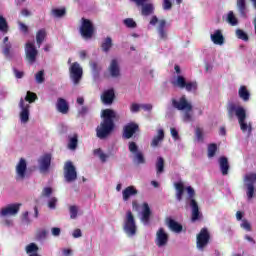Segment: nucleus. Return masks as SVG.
I'll return each mask as SVG.
<instances>
[{"label": "nucleus", "mask_w": 256, "mask_h": 256, "mask_svg": "<svg viewBox=\"0 0 256 256\" xmlns=\"http://www.w3.org/2000/svg\"><path fill=\"white\" fill-rule=\"evenodd\" d=\"M25 55H26V60L31 65H33V63L37 61V55H39V51L37 50L33 42H27L25 44Z\"/></svg>", "instance_id": "nucleus-12"}, {"label": "nucleus", "mask_w": 256, "mask_h": 256, "mask_svg": "<svg viewBox=\"0 0 256 256\" xmlns=\"http://www.w3.org/2000/svg\"><path fill=\"white\" fill-rule=\"evenodd\" d=\"M53 194V188L51 187H45L42 190V197H51Z\"/></svg>", "instance_id": "nucleus-55"}, {"label": "nucleus", "mask_w": 256, "mask_h": 256, "mask_svg": "<svg viewBox=\"0 0 256 256\" xmlns=\"http://www.w3.org/2000/svg\"><path fill=\"white\" fill-rule=\"evenodd\" d=\"M81 21L80 35L84 39H91L95 33V26H93V22L87 18H82Z\"/></svg>", "instance_id": "nucleus-7"}, {"label": "nucleus", "mask_w": 256, "mask_h": 256, "mask_svg": "<svg viewBox=\"0 0 256 256\" xmlns=\"http://www.w3.org/2000/svg\"><path fill=\"white\" fill-rule=\"evenodd\" d=\"M165 140V131L163 129H159L157 131V135L153 137L150 146L155 149V147H159L160 143H163Z\"/></svg>", "instance_id": "nucleus-24"}, {"label": "nucleus", "mask_w": 256, "mask_h": 256, "mask_svg": "<svg viewBox=\"0 0 256 256\" xmlns=\"http://www.w3.org/2000/svg\"><path fill=\"white\" fill-rule=\"evenodd\" d=\"M227 115L230 121H233L235 116L237 117L242 133H251L253 131L251 123L247 124L246 122L247 111L243 106H239L235 103H229L227 106Z\"/></svg>", "instance_id": "nucleus-2"}, {"label": "nucleus", "mask_w": 256, "mask_h": 256, "mask_svg": "<svg viewBox=\"0 0 256 256\" xmlns=\"http://www.w3.org/2000/svg\"><path fill=\"white\" fill-rule=\"evenodd\" d=\"M52 235L54 237H59L61 235V228H57V227L52 228Z\"/></svg>", "instance_id": "nucleus-63"}, {"label": "nucleus", "mask_w": 256, "mask_h": 256, "mask_svg": "<svg viewBox=\"0 0 256 256\" xmlns=\"http://www.w3.org/2000/svg\"><path fill=\"white\" fill-rule=\"evenodd\" d=\"M27 173V161L24 158H20L16 166V179H25V174Z\"/></svg>", "instance_id": "nucleus-19"}, {"label": "nucleus", "mask_w": 256, "mask_h": 256, "mask_svg": "<svg viewBox=\"0 0 256 256\" xmlns=\"http://www.w3.org/2000/svg\"><path fill=\"white\" fill-rule=\"evenodd\" d=\"M138 191L136 190L135 186H128L122 192L123 201H129V198L137 195Z\"/></svg>", "instance_id": "nucleus-28"}, {"label": "nucleus", "mask_w": 256, "mask_h": 256, "mask_svg": "<svg viewBox=\"0 0 256 256\" xmlns=\"http://www.w3.org/2000/svg\"><path fill=\"white\" fill-rule=\"evenodd\" d=\"M19 107H20V109H22L20 112L21 122L27 123L29 121V104L25 105V100H23V98H21Z\"/></svg>", "instance_id": "nucleus-20"}, {"label": "nucleus", "mask_w": 256, "mask_h": 256, "mask_svg": "<svg viewBox=\"0 0 256 256\" xmlns=\"http://www.w3.org/2000/svg\"><path fill=\"white\" fill-rule=\"evenodd\" d=\"M0 31H2V33L9 31V24H7V19H5L3 15H0Z\"/></svg>", "instance_id": "nucleus-40"}, {"label": "nucleus", "mask_w": 256, "mask_h": 256, "mask_svg": "<svg viewBox=\"0 0 256 256\" xmlns=\"http://www.w3.org/2000/svg\"><path fill=\"white\" fill-rule=\"evenodd\" d=\"M25 251L29 256H41L39 252V246L35 243H30L26 246Z\"/></svg>", "instance_id": "nucleus-30"}, {"label": "nucleus", "mask_w": 256, "mask_h": 256, "mask_svg": "<svg viewBox=\"0 0 256 256\" xmlns=\"http://www.w3.org/2000/svg\"><path fill=\"white\" fill-rule=\"evenodd\" d=\"M67 13V10L65 8H55V9H52V15L54 17H57V18H61V17H64V15H66Z\"/></svg>", "instance_id": "nucleus-41"}, {"label": "nucleus", "mask_w": 256, "mask_h": 256, "mask_svg": "<svg viewBox=\"0 0 256 256\" xmlns=\"http://www.w3.org/2000/svg\"><path fill=\"white\" fill-rule=\"evenodd\" d=\"M21 205V203L10 204L1 210L0 215H2V217H7V215H17L21 209Z\"/></svg>", "instance_id": "nucleus-17"}, {"label": "nucleus", "mask_w": 256, "mask_h": 256, "mask_svg": "<svg viewBox=\"0 0 256 256\" xmlns=\"http://www.w3.org/2000/svg\"><path fill=\"white\" fill-rule=\"evenodd\" d=\"M211 234L207 228H202L196 237V245L198 249L203 250L206 245H209Z\"/></svg>", "instance_id": "nucleus-10"}, {"label": "nucleus", "mask_w": 256, "mask_h": 256, "mask_svg": "<svg viewBox=\"0 0 256 256\" xmlns=\"http://www.w3.org/2000/svg\"><path fill=\"white\" fill-rule=\"evenodd\" d=\"M238 94L240 99H243L244 101H249V97H251V94L249 93V90H247L246 86H241L238 90Z\"/></svg>", "instance_id": "nucleus-36"}, {"label": "nucleus", "mask_w": 256, "mask_h": 256, "mask_svg": "<svg viewBox=\"0 0 256 256\" xmlns=\"http://www.w3.org/2000/svg\"><path fill=\"white\" fill-rule=\"evenodd\" d=\"M141 109H143L144 111H152L153 105L152 104H141Z\"/></svg>", "instance_id": "nucleus-64"}, {"label": "nucleus", "mask_w": 256, "mask_h": 256, "mask_svg": "<svg viewBox=\"0 0 256 256\" xmlns=\"http://www.w3.org/2000/svg\"><path fill=\"white\" fill-rule=\"evenodd\" d=\"M168 227L173 233H181L183 231V225L171 218L168 220Z\"/></svg>", "instance_id": "nucleus-31"}, {"label": "nucleus", "mask_w": 256, "mask_h": 256, "mask_svg": "<svg viewBox=\"0 0 256 256\" xmlns=\"http://www.w3.org/2000/svg\"><path fill=\"white\" fill-rule=\"evenodd\" d=\"M246 187H247V197H248V199H253V197L255 195V185H253L252 183H247Z\"/></svg>", "instance_id": "nucleus-42"}, {"label": "nucleus", "mask_w": 256, "mask_h": 256, "mask_svg": "<svg viewBox=\"0 0 256 256\" xmlns=\"http://www.w3.org/2000/svg\"><path fill=\"white\" fill-rule=\"evenodd\" d=\"M113 47V39L111 37H106L101 44V49L104 53H109Z\"/></svg>", "instance_id": "nucleus-33"}, {"label": "nucleus", "mask_w": 256, "mask_h": 256, "mask_svg": "<svg viewBox=\"0 0 256 256\" xmlns=\"http://www.w3.org/2000/svg\"><path fill=\"white\" fill-rule=\"evenodd\" d=\"M70 219H77V214L79 213V208L76 205L69 207Z\"/></svg>", "instance_id": "nucleus-45"}, {"label": "nucleus", "mask_w": 256, "mask_h": 256, "mask_svg": "<svg viewBox=\"0 0 256 256\" xmlns=\"http://www.w3.org/2000/svg\"><path fill=\"white\" fill-rule=\"evenodd\" d=\"M195 135H196L197 141H200L201 143H203V141H204L203 129L197 127L195 130Z\"/></svg>", "instance_id": "nucleus-51"}, {"label": "nucleus", "mask_w": 256, "mask_h": 256, "mask_svg": "<svg viewBox=\"0 0 256 256\" xmlns=\"http://www.w3.org/2000/svg\"><path fill=\"white\" fill-rule=\"evenodd\" d=\"M11 43L4 44L3 46V55L6 57V59H11Z\"/></svg>", "instance_id": "nucleus-43"}, {"label": "nucleus", "mask_w": 256, "mask_h": 256, "mask_svg": "<svg viewBox=\"0 0 256 256\" xmlns=\"http://www.w3.org/2000/svg\"><path fill=\"white\" fill-rule=\"evenodd\" d=\"M124 25L128 27V29H135L137 27V22L133 20V18H126L124 19Z\"/></svg>", "instance_id": "nucleus-44"}, {"label": "nucleus", "mask_w": 256, "mask_h": 256, "mask_svg": "<svg viewBox=\"0 0 256 256\" xmlns=\"http://www.w3.org/2000/svg\"><path fill=\"white\" fill-rule=\"evenodd\" d=\"M102 121L96 127V137L98 139H107L115 131V119L117 113L113 109H104L101 114Z\"/></svg>", "instance_id": "nucleus-1"}, {"label": "nucleus", "mask_w": 256, "mask_h": 256, "mask_svg": "<svg viewBox=\"0 0 256 256\" xmlns=\"http://www.w3.org/2000/svg\"><path fill=\"white\" fill-rule=\"evenodd\" d=\"M176 189V199L177 201H183V195L185 193V185L182 182H177L174 184Z\"/></svg>", "instance_id": "nucleus-29"}, {"label": "nucleus", "mask_w": 256, "mask_h": 256, "mask_svg": "<svg viewBox=\"0 0 256 256\" xmlns=\"http://www.w3.org/2000/svg\"><path fill=\"white\" fill-rule=\"evenodd\" d=\"M124 231L129 237H133L137 234V224L135 223V216L131 210L126 212V217L124 220Z\"/></svg>", "instance_id": "nucleus-6"}, {"label": "nucleus", "mask_w": 256, "mask_h": 256, "mask_svg": "<svg viewBox=\"0 0 256 256\" xmlns=\"http://www.w3.org/2000/svg\"><path fill=\"white\" fill-rule=\"evenodd\" d=\"M155 243L157 247H165L167 243H169V234L165 232L164 228H159L156 233V240Z\"/></svg>", "instance_id": "nucleus-16"}, {"label": "nucleus", "mask_w": 256, "mask_h": 256, "mask_svg": "<svg viewBox=\"0 0 256 256\" xmlns=\"http://www.w3.org/2000/svg\"><path fill=\"white\" fill-rule=\"evenodd\" d=\"M38 166L40 173H49V169H51V154L47 153L40 156Z\"/></svg>", "instance_id": "nucleus-15"}, {"label": "nucleus", "mask_w": 256, "mask_h": 256, "mask_svg": "<svg viewBox=\"0 0 256 256\" xmlns=\"http://www.w3.org/2000/svg\"><path fill=\"white\" fill-rule=\"evenodd\" d=\"M172 107L174 109H177V111H184L183 114V121L185 123H190V121H193V104L187 100V97L185 95L181 96L179 100L172 98Z\"/></svg>", "instance_id": "nucleus-3"}, {"label": "nucleus", "mask_w": 256, "mask_h": 256, "mask_svg": "<svg viewBox=\"0 0 256 256\" xmlns=\"http://www.w3.org/2000/svg\"><path fill=\"white\" fill-rule=\"evenodd\" d=\"M49 209H55L57 207V198L52 197L48 202Z\"/></svg>", "instance_id": "nucleus-60"}, {"label": "nucleus", "mask_w": 256, "mask_h": 256, "mask_svg": "<svg viewBox=\"0 0 256 256\" xmlns=\"http://www.w3.org/2000/svg\"><path fill=\"white\" fill-rule=\"evenodd\" d=\"M172 85H174V87H178L179 89H185L188 93L197 91L199 87V85L197 84V81L187 82V79H185V76H182V75H178L176 80L172 82Z\"/></svg>", "instance_id": "nucleus-5"}, {"label": "nucleus", "mask_w": 256, "mask_h": 256, "mask_svg": "<svg viewBox=\"0 0 256 256\" xmlns=\"http://www.w3.org/2000/svg\"><path fill=\"white\" fill-rule=\"evenodd\" d=\"M64 177L67 183H73L77 181V170L73 165V162L68 161L64 165Z\"/></svg>", "instance_id": "nucleus-11"}, {"label": "nucleus", "mask_w": 256, "mask_h": 256, "mask_svg": "<svg viewBox=\"0 0 256 256\" xmlns=\"http://www.w3.org/2000/svg\"><path fill=\"white\" fill-rule=\"evenodd\" d=\"M13 73L16 79H23L25 77V72L19 71L17 68H13Z\"/></svg>", "instance_id": "nucleus-58"}, {"label": "nucleus", "mask_w": 256, "mask_h": 256, "mask_svg": "<svg viewBox=\"0 0 256 256\" xmlns=\"http://www.w3.org/2000/svg\"><path fill=\"white\" fill-rule=\"evenodd\" d=\"M170 133L175 141H177V139H179V132L177 131L176 128H171Z\"/></svg>", "instance_id": "nucleus-62"}, {"label": "nucleus", "mask_w": 256, "mask_h": 256, "mask_svg": "<svg viewBox=\"0 0 256 256\" xmlns=\"http://www.w3.org/2000/svg\"><path fill=\"white\" fill-rule=\"evenodd\" d=\"M37 99V94L28 91L25 97V101H28V103H34L35 100Z\"/></svg>", "instance_id": "nucleus-49"}, {"label": "nucleus", "mask_w": 256, "mask_h": 256, "mask_svg": "<svg viewBox=\"0 0 256 256\" xmlns=\"http://www.w3.org/2000/svg\"><path fill=\"white\" fill-rule=\"evenodd\" d=\"M133 3L137 5V7H141V15L143 17H149V15H153L155 13V6L153 3H147L149 0H131Z\"/></svg>", "instance_id": "nucleus-9"}, {"label": "nucleus", "mask_w": 256, "mask_h": 256, "mask_svg": "<svg viewBox=\"0 0 256 256\" xmlns=\"http://www.w3.org/2000/svg\"><path fill=\"white\" fill-rule=\"evenodd\" d=\"M218 163L222 175H229V169H231V166L229 165V159L225 156H221L218 159Z\"/></svg>", "instance_id": "nucleus-23"}, {"label": "nucleus", "mask_w": 256, "mask_h": 256, "mask_svg": "<svg viewBox=\"0 0 256 256\" xmlns=\"http://www.w3.org/2000/svg\"><path fill=\"white\" fill-rule=\"evenodd\" d=\"M90 67H91L93 73H99V71H101V67H100L99 63H97L95 61H90Z\"/></svg>", "instance_id": "nucleus-52"}, {"label": "nucleus", "mask_w": 256, "mask_h": 256, "mask_svg": "<svg viewBox=\"0 0 256 256\" xmlns=\"http://www.w3.org/2000/svg\"><path fill=\"white\" fill-rule=\"evenodd\" d=\"M236 36L238 37V39H241L242 41H249V36L247 35V33H245V31L241 29L236 30Z\"/></svg>", "instance_id": "nucleus-46"}, {"label": "nucleus", "mask_w": 256, "mask_h": 256, "mask_svg": "<svg viewBox=\"0 0 256 256\" xmlns=\"http://www.w3.org/2000/svg\"><path fill=\"white\" fill-rule=\"evenodd\" d=\"M245 183H255L256 182V174L255 173H250L247 174L244 178Z\"/></svg>", "instance_id": "nucleus-50"}, {"label": "nucleus", "mask_w": 256, "mask_h": 256, "mask_svg": "<svg viewBox=\"0 0 256 256\" xmlns=\"http://www.w3.org/2000/svg\"><path fill=\"white\" fill-rule=\"evenodd\" d=\"M227 23H229V25H231L232 27H235L236 25L239 24V20L237 19V17L235 16V13H233V11L228 12Z\"/></svg>", "instance_id": "nucleus-37"}, {"label": "nucleus", "mask_w": 256, "mask_h": 256, "mask_svg": "<svg viewBox=\"0 0 256 256\" xmlns=\"http://www.w3.org/2000/svg\"><path fill=\"white\" fill-rule=\"evenodd\" d=\"M140 110H141V104H137V103L131 104L130 106L131 113H139Z\"/></svg>", "instance_id": "nucleus-57"}, {"label": "nucleus", "mask_w": 256, "mask_h": 256, "mask_svg": "<svg viewBox=\"0 0 256 256\" xmlns=\"http://www.w3.org/2000/svg\"><path fill=\"white\" fill-rule=\"evenodd\" d=\"M142 217L141 221L144 223V225H149V222L151 221V208L149 207V204L147 202H144L142 205Z\"/></svg>", "instance_id": "nucleus-21"}, {"label": "nucleus", "mask_w": 256, "mask_h": 256, "mask_svg": "<svg viewBox=\"0 0 256 256\" xmlns=\"http://www.w3.org/2000/svg\"><path fill=\"white\" fill-rule=\"evenodd\" d=\"M36 239L37 241H43V239H47V230L45 229L38 230L36 232Z\"/></svg>", "instance_id": "nucleus-47"}, {"label": "nucleus", "mask_w": 256, "mask_h": 256, "mask_svg": "<svg viewBox=\"0 0 256 256\" xmlns=\"http://www.w3.org/2000/svg\"><path fill=\"white\" fill-rule=\"evenodd\" d=\"M241 227L242 229H245V231H251V223L245 219L242 220Z\"/></svg>", "instance_id": "nucleus-59"}, {"label": "nucleus", "mask_w": 256, "mask_h": 256, "mask_svg": "<svg viewBox=\"0 0 256 256\" xmlns=\"http://www.w3.org/2000/svg\"><path fill=\"white\" fill-rule=\"evenodd\" d=\"M166 25H167V21L160 20L157 28L158 35L162 41H167V38H168L167 30L165 29Z\"/></svg>", "instance_id": "nucleus-27"}, {"label": "nucleus", "mask_w": 256, "mask_h": 256, "mask_svg": "<svg viewBox=\"0 0 256 256\" xmlns=\"http://www.w3.org/2000/svg\"><path fill=\"white\" fill-rule=\"evenodd\" d=\"M101 100L104 105H113V101H115V90L111 88L104 91L101 95Z\"/></svg>", "instance_id": "nucleus-18"}, {"label": "nucleus", "mask_w": 256, "mask_h": 256, "mask_svg": "<svg viewBox=\"0 0 256 256\" xmlns=\"http://www.w3.org/2000/svg\"><path fill=\"white\" fill-rule=\"evenodd\" d=\"M87 113H89V107L82 106L78 111L77 117H85Z\"/></svg>", "instance_id": "nucleus-54"}, {"label": "nucleus", "mask_w": 256, "mask_h": 256, "mask_svg": "<svg viewBox=\"0 0 256 256\" xmlns=\"http://www.w3.org/2000/svg\"><path fill=\"white\" fill-rule=\"evenodd\" d=\"M186 191L188 193V197L186 198V203L191 208V221L192 223H195L196 221H199L200 219H203V214L201 211H199V203H197V200H195V189L193 187L188 186L186 188Z\"/></svg>", "instance_id": "nucleus-4"}, {"label": "nucleus", "mask_w": 256, "mask_h": 256, "mask_svg": "<svg viewBox=\"0 0 256 256\" xmlns=\"http://www.w3.org/2000/svg\"><path fill=\"white\" fill-rule=\"evenodd\" d=\"M162 7L164 11H169L173 7V3H171V0H163Z\"/></svg>", "instance_id": "nucleus-56"}, {"label": "nucleus", "mask_w": 256, "mask_h": 256, "mask_svg": "<svg viewBox=\"0 0 256 256\" xmlns=\"http://www.w3.org/2000/svg\"><path fill=\"white\" fill-rule=\"evenodd\" d=\"M217 154V144L211 143L208 145V158L213 159Z\"/></svg>", "instance_id": "nucleus-38"}, {"label": "nucleus", "mask_w": 256, "mask_h": 256, "mask_svg": "<svg viewBox=\"0 0 256 256\" xmlns=\"http://www.w3.org/2000/svg\"><path fill=\"white\" fill-rule=\"evenodd\" d=\"M72 236L74 239H79V237H83V233L81 232V229L77 228L73 231Z\"/></svg>", "instance_id": "nucleus-61"}, {"label": "nucleus", "mask_w": 256, "mask_h": 256, "mask_svg": "<svg viewBox=\"0 0 256 256\" xmlns=\"http://www.w3.org/2000/svg\"><path fill=\"white\" fill-rule=\"evenodd\" d=\"M165 171V159L158 157L156 161V174L161 175Z\"/></svg>", "instance_id": "nucleus-34"}, {"label": "nucleus", "mask_w": 256, "mask_h": 256, "mask_svg": "<svg viewBox=\"0 0 256 256\" xmlns=\"http://www.w3.org/2000/svg\"><path fill=\"white\" fill-rule=\"evenodd\" d=\"M56 108L62 115H67L69 113V103H67V100L64 98H58Z\"/></svg>", "instance_id": "nucleus-25"}, {"label": "nucleus", "mask_w": 256, "mask_h": 256, "mask_svg": "<svg viewBox=\"0 0 256 256\" xmlns=\"http://www.w3.org/2000/svg\"><path fill=\"white\" fill-rule=\"evenodd\" d=\"M69 73L74 85H79V83H81V79H83V68L79 62H74L71 64Z\"/></svg>", "instance_id": "nucleus-8"}, {"label": "nucleus", "mask_w": 256, "mask_h": 256, "mask_svg": "<svg viewBox=\"0 0 256 256\" xmlns=\"http://www.w3.org/2000/svg\"><path fill=\"white\" fill-rule=\"evenodd\" d=\"M111 77L117 78L121 76V68L117 59H113L108 67Z\"/></svg>", "instance_id": "nucleus-22"}, {"label": "nucleus", "mask_w": 256, "mask_h": 256, "mask_svg": "<svg viewBox=\"0 0 256 256\" xmlns=\"http://www.w3.org/2000/svg\"><path fill=\"white\" fill-rule=\"evenodd\" d=\"M237 8L242 15V17H245V10L247 9V4L245 0H237Z\"/></svg>", "instance_id": "nucleus-39"}, {"label": "nucleus", "mask_w": 256, "mask_h": 256, "mask_svg": "<svg viewBox=\"0 0 256 256\" xmlns=\"http://www.w3.org/2000/svg\"><path fill=\"white\" fill-rule=\"evenodd\" d=\"M35 79L37 83H44L45 82V71L40 70L38 73L35 75Z\"/></svg>", "instance_id": "nucleus-48"}, {"label": "nucleus", "mask_w": 256, "mask_h": 256, "mask_svg": "<svg viewBox=\"0 0 256 256\" xmlns=\"http://www.w3.org/2000/svg\"><path fill=\"white\" fill-rule=\"evenodd\" d=\"M78 144L79 136L77 134H74L72 137H69L68 148H70L71 151H75V149H77Z\"/></svg>", "instance_id": "nucleus-35"}, {"label": "nucleus", "mask_w": 256, "mask_h": 256, "mask_svg": "<svg viewBox=\"0 0 256 256\" xmlns=\"http://www.w3.org/2000/svg\"><path fill=\"white\" fill-rule=\"evenodd\" d=\"M140 132L139 124L130 122L123 127L122 137L123 139H131L136 133Z\"/></svg>", "instance_id": "nucleus-14"}, {"label": "nucleus", "mask_w": 256, "mask_h": 256, "mask_svg": "<svg viewBox=\"0 0 256 256\" xmlns=\"http://www.w3.org/2000/svg\"><path fill=\"white\" fill-rule=\"evenodd\" d=\"M210 39L214 45H223V43H225V37L223 36V32L221 30H216L213 34H211Z\"/></svg>", "instance_id": "nucleus-26"}, {"label": "nucleus", "mask_w": 256, "mask_h": 256, "mask_svg": "<svg viewBox=\"0 0 256 256\" xmlns=\"http://www.w3.org/2000/svg\"><path fill=\"white\" fill-rule=\"evenodd\" d=\"M19 25V30L24 33L25 35H27V33H29V26L26 25L25 23L19 21L18 22Z\"/></svg>", "instance_id": "nucleus-53"}, {"label": "nucleus", "mask_w": 256, "mask_h": 256, "mask_svg": "<svg viewBox=\"0 0 256 256\" xmlns=\"http://www.w3.org/2000/svg\"><path fill=\"white\" fill-rule=\"evenodd\" d=\"M45 39H47V30L42 28L36 32V43L38 47H41V45H43V41H45Z\"/></svg>", "instance_id": "nucleus-32"}, {"label": "nucleus", "mask_w": 256, "mask_h": 256, "mask_svg": "<svg viewBox=\"0 0 256 256\" xmlns=\"http://www.w3.org/2000/svg\"><path fill=\"white\" fill-rule=\"evenodd\" d=\"M128 149L130 153L134 155V161L138 165H145L146 163L145 156L143 155V152L139 151V147L137 146V143L129 142Z\"/></svg>", "instance_id": "nucleus-13"}]
</instances>
